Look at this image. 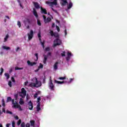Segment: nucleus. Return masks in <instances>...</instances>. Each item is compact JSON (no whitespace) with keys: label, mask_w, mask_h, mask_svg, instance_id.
<instances>
[{"label":"nucleus","mask_w":127,"mask_h":127,"mask_svg":"<svg viewBox=\"0 0 127 127\" xmlns=\"http://www.w3.org/2000/svg\"><path fill=\"white\" fill-rule=\"evenodd\" d=\"M42 84L41 82L38 81L37 78H36V83L34 82H31L30 84L29 85L30 87H35L36 88H39V87H41Z\"/></svg>","instance_id":"obj_1"},{"label":"nucleus","mask_w":127,"mask_h":127,"mask_svg":"<svg viewBox=\"0 0 127 127\" xmlns=\"http://www.w3.org/2000/svg\"><path fill=\"white\" fill-rule=\"evenodd\" d=\"M12 105H13V108L15 109H19V111H22V108L21 106L18 104V103L17 101L14 102V99L12 100Z\"/></svg>","instance_id":"obj_2"},{"label":"nucleus","mask_w":127,"mask_h":127,"mask_svg":"<svg viewBox=\"0 0 127 127\" xmlns=\"http://www.w3.org/2000/svg\"><path fill=\"white\" fill-rule=\"evenodd\" d=\"M58 45H61V40L59 39H56L54 42L53 47H56V46H58Z\"/></svg>","instance_id":"obj_3"},{"label":"nucleus","mask_w":127,"mask_h":127,"mask_svg":"<svg viewBox=\"0 0 127 127\" xmlns=\"http://www.w3.org/2000/svg\"><path fill=\"white\" fill-rule=\"evenodd\" d=\"M21 93L19 94V95L20 96V97H22V98H25V96H26V90H25V89H24V88H22L21 89Z\"/></svg>","instance_id":"obj_4"},{"label":"nucleus","mask_w":127,"mask_h":127,"mask_svg":"<svg viewBox=\"0 0 127 127\" xmlns=\"http://www.w3.org/2000/svg\"><path fill=\"white\" fill-rule=\"evenodd\" d=\"M46 3L47 4H49L50 6H52V5H57V0H54V1L53 2L46 1Z\"/></svg>","instance_id":"obj_5"},{"label":"nucleus","mask_w":127,"mask_h":127,"mask_svg":"<svg viewBox=\"0 0 127 127\" xmlns=\"http://www.w3.org/2000/svg\"><path fill=\"white\" fill-rule=\"evenodd\" d=\"M49 86L51 91H54V85L52 82V79H51V77H50V82L49 83Z\"/></svg>","instance_id":"obj_6"},{"label":"nucleus","mask_w":127,"mask_h":127,"mask_svg":"<svg viewBox=\"0 0 127 127\" xmlns=\"http://www.w3.org/2000/svg\"><path fill=\"white\" fill-rule=\"evenodd\" d=\"M28 40H31L32 38H33V31L31 30L30 31V33L29 34H28Z\"/></svg>","instance_id":"obj_7"},{"label":"nucleus","mask_w":127,"mask_h":127,"mask_svg":"<svg viewBox=\"0 0 127 127\" xmlns=\"http://www.w3.org/2000/svg\"><path fill=\"white\" fill-rule=\"evenodd\" d=\"M29 110L30 111H32L33 110V104L32 103V102L31 101H30L29 102V107H28Z\"/></svg>","instance_id":"obj_8"},{"label":"nucleus","mask_w":127,"mask_h":127,"mask_svg":"<svg viewBox=\"0 0 127 127\" xmlns=\"http://www.w3.org/2000/svg\"><path fill=\"white\" fill-rule=\"evenodd\" d=\"M27 63L28 65V66H34V65H36V63L34 62H31L30 61H27Z\"/></svg>","instance_id":"obj_9"},{"label":"nucleus","mask_w":127,"mask_h":127,"mask_svg":"<svg viewBox=\"0 0 127 127\" xmlns=\"http://www.w3.org/2000/svg\"><path fill=\"white\" fill-rule=\"evenodd\" d=\"M21 127H25V123L24 122L21 123ZM26 127H30V124H29V123H27L26 124Z\"/></svg>","instance_id":"obj_10"},{"label":"nucleus","mask_w":127,"mask_h":127,"mask_svg":"<svg viewBox=\"0 0 127 127\" xmlns=\"http://www.w3.org/2000/svg\"><path fill=\"white\" fill-rule=\"evenodd\" d=\"M34 5L35 8H37V9H39V8H40V6L39 5V4L37 2H34Z\"/></svg>","instance_id":"obj_11"},{"label":"nucleus","mask_w":127,"mask_h":127,"mask_svg":"<svg viewBox=\"0 0 127 127\" xmlns=\"http://www.w3.org/2000/svg\"><path fill=\"white\" fill-rule=\"evenodd\" d=\"M41 11L42 13L44 14H47V10L45 8H43L42 7H41Z\"/></svg>","instance_id":"obj_12"},{"label":"nucleus","mask_w":127,"mask_h":127,"mask_svg":"<svg viewBox=\"0 0 127 127\" xmlns=\"http://www.w3.org/2000/svg\"><path fill=\"white\" fill-rule=\"evenodd\" d=\"M63 3H62V6H65V5H67L68 4V1L67 0H62Z\"/></svg>","instance_id":"obj_13"},{"label":"nucleus","mask_w":127,"mask_h":127,"mask_svg":"<svg viewBox=\"0 0 127 127\" xmlns=\"http://www.w3.org/2000/svg\"><path fill=\"white\" fill-rule=\"evenodd\" d=\"M58 64H59V63L58 62H57L54 64V70H57L58 69Z\"/></svg>","instance_id":"obj_14"},{"label":"nucleus","mask_w":127,"mask_h":127,"mask_svg":"<svg viewBox=\"0 0 127 127\" xmlns=\"http://www.w3.org/2000/svg\"><path fill=\"white\" fill-rule=\"evenodd\" d=\"M43 57H44L43 63L44 64H46V62H47V58H48V57L45 55H44Z\"/></svg>","instance_id":"obj_15"},{"label":"nucleus","mask_w":127,"mask_h":127,"mask_svg":"<svg viewBox=\"0 0 127 127\" xmlns=\"http://www.w3.org/2000/svg\"><path fill=\"white\" fill-rule=\"evenodd\" d=\"M33 13L34 15H35V16L36 17V18L38 17V14H37V11H36L35 8H33Z\"/></svg>","instance_id":"obj_16"},{"label":"nucleus","mask_w":127,"mask_h":127,"mask_svg":"<svg viewBox=\"0 0 127 127\" xmlns=\"http://www.w3.org/2000/svg\"><path fill=\"white\" fill-rule=\"evenodd\" d=\"M40 110H41V108H40V103L38 102L37 105V112H39Z\"/></svg>","instance_id":"obj_17"},{"label":"nucleus","mask_w":127,"mask_h":127,"mask_svg":"<svg viewBox=\"0 0 127 127\" xmlns=\"http://www.w3.org/2000/svg\"><path fill=\"white\" fill-rule=\"evenodd\" d=\"M26 22H28V23H29V24H31V20H30V19H27L26 21H24V23L25 24V25H26Z\"/></svg>","instance_id":"obj_18"},{"label":"nucleus","mask_w":127,"mask_h":127,"mask_svg":"<svg viewBox=\"0 0 127 127\" xmlns=\"http://www.w3.org/2000/svg\"><path fill=\"white\" fill-rule=\"evenodd\" d=\"M67 9H70L72 6H73V3L72 2H70L69 4L67 5Z\"/></svg>","instance_id":"obj_19"},{"label":"nucleus","mask_w":127,"mask_h":127,"mask_svg":"<svg viewBox=\"0 0 127 127\" xmlns=\"http://www.w3.org/2000/svg\"><path fill=\"white\" fill-rule=\"evenodd\" d=\"M55 83H57V84H64V83H66L65 81H60L58 80H55Z\"/></svg>","instance_id":"obj_20"},{"label":"nucleus","mask_w":127,"mask_h":127,"mask_svg":"<svg viewBox=\"0 0 127 127\" xmlns=\"http://www.w3.org/2000/svg\"><path fill=\"white\" fill-rule=\"evenodd\" d=\"M50 21H51V18L48 17L46 20H45V23H48V22H50Z\"/></svg>","instance_id":"obj_21"},{"label":"nucleus","mask_w":127,"mask_h":127,"mask_svg":"<svg viewBox=\"0 0 127 127\" xmlns=\"http://www.w3.org/2000/svg\"><path fill=\"white\" fill-rule=\"evenodd\" d=\"M2 49H4L6 50H10V48L9 47H6L5 46H3L2 47Z\"/></svg>","instance_id":"obj_22"},{"label":"nucleus","mask_w":127,"mask_h":127,"mask_svg":"<svg viewBox=\"0 0 127 127\" xmlns=\"http://www.w3.org/2000/svg\"><path fill=\"white\" fill-rule=\"evenodd\" d=\"M11 102H12V99H11V97L10 96L8 97L6 100L7 103H8V102H11Z\"/></svg>","instance_id":"obj_23"},{"label":"nucleus","mask_w":127,"mask_h":127,"mask_svg":"<svg viewBox=\"0 0 127 127\" xmlns=\"http://www.w3.org/2000/svg\"><path fill=\"white\" fill-rule=\"evenodd\" d=\"M30 123L31 124V126L32 127H33V126H34V124H35V121L34 120H31L30 121Z\"/></svg>","instance_id":"obj_24"},{"label":"nucleus","mask_w":127,"mask_h":127,"mask_svg":"<svg viewBox=\"0 0 127 127\" xmlns=\"http://www.w3.org/2000/svg\"><path fill=\"white\" fill-rule=\"evenodd\" d=\"M19 103L20 105H23V104H24V101H23V100L22 99V98H20Z\"/></svg>","instance_id":"obj_25"},{"label":"nucleus","mask_w":127,"mask_h":127,"mask_svg":"<svg viewBox=\"0 0 127 127\" xmlns=\"http://www.w3.org/2000/svg\"><path fill=\"white\" fill-rule=\"evenodd\" d=\"M14 97L15 98V101H17V99H18V94H15L14 95Z\"/></svg>","instance_id":"obj_26"},{"label":"nucleus","mask_w":127,"mask_h":127,"mask_svg":"<svg viewBox=\"0 0 127 127\" xmlns=\"http://www.w3.org/2000/svg\"><path fill=\"white\" fill-rule=\"evenodd\" d=\"M54 37H56V38H58L59 37V34H58V33H55L54 34Z\"/></svg>","instance_id":"obj_27"},{"label":"nucleus","mask_w":127,"mask_h":127,"mask_svg":"<svg viewBox=\"0 0 127 127\" xmlns=\"http://www.w3.org/2000/svg\"><path fill=\"white\" fill-rule=\"evenodd\" d=\"M4 75L5 76V77H6L7 80H8V79H9V74L5 73H4Z\"/></svg>","instance_id":"obj_28"},{"label":"nucleus","mask_w":127,"mask_h":127,"mask_svg":"<svg viewBox=\"0 0 127 127\" xmlns=\"http://www.w3.org/2000/svg\"><path fill=\"white\" fill-rule=\"evenodd\" d=\"M8 85L9 87H10V88H11L12 87V82H11V81H9L8 82Z\"/></svg>","instance_id":"obj_29"},{"label":"nucleus","mask_w":127,"mask_h":127,"mask_svg":"<svg viewBox=\"0 0 127 127\" xmlns=\"http://www.w3.org/2000/svg\"><path fill=\"white\" fill-rule=\"evenodd\" d=\"M15 70H23V67H18L17 66H16L15 67Z\"/></svg>","instance_id":"obj_30"},{"label":"nucleus","mask_w":127,"mask_h":127,"mask_svg":"<svg viewBox=\"0 0 127 127\" xmlns=\"http://www.w3.org/2000/svg\"><path fill=\"white\" fill-rule=\"evenodd\" d=\"M8 38V35H6L5 37L4 38V42H6L7 41V39Z\"/></svg>","instance_id":"obj_31"},{"label":"nucleus","mask_w":127,"mask_h":127,"mask_svg":"<svg viewBox=\"0 0 127 127\" xmlns=\"http://www.w3.org/2000/svg\"><path fill=\"white\" fill-rule=\"evenodd\" d=\"M43 84H45L46 83V77L45 76L43 78Z\"/></svg>","instance_id":"obj_32"},{"label":"nucleus","mask_w":127,"mask_h":127,"mask_svg":"<svg viewBox=\"0 0 127 127\" xmlns=\"http://www.w3.org/2000/svg\"><path fill=\"white\" fill-rule=\"evenodd\" d=\"M1 102L2 103V106L5 107V103L4 102V99H2Z\"/></svg>","instance_id":"obj_33"},{"label":"nucleus","mask_w":127,"mask_h":127,"mask_svg":"<svg viewBox=\"0 0 127 127\" xmlns=\"http://www.w3.org/2000/svg\"><path fill=\"white\" fill-rule=\"evenodd\" d=\"M37 24L39 26H41V22H40V20H37Z\"/></svg>","instance_id":"obj_34"},{"label":"nucleus","mask_w":127,"mask_h":127,"mask_svg":"<svg viewBox=\"0 0 127 127\" xmlns=\"http://www.w3.org/2000/svg\"><path fill=\"white\" fill-rule=\"evenodd\" d=\"M65 54H66V52H63L61 54V56H62V57H64L66 56Z\"/></svg>","instance_id":"obj_35"},{"label":"nucleus","mask_w":127,"mask_h":127,"mask_svg":"<svg viewBox=\"0 0 127 127\" xmlns=\"http://www.w3.org/2000/svg\"><path fill=\"white\" fill-rule=\"evenodd\" d=\"M45 51L47 52V51H50V48L49 47H48L45 49Z\"/></svg>","instance_id":"obj_36"},{"label":"nucleus","mask_w":127,"mask_h":127,"mask_svg":"<svg viewBox=\"0 0 127 127\" xmlns=\"http://www.w3.org/2000/svg\"><path fill=\"white\" fill-rule=\"evenodd\" d=\"M65 79H66V77L64 76V77H60L59 78V80H65Z\"/></svg>","instance_id":"obj_37"},{"label":"nucleus","mask_w":127,"mask_h":127,"mask_svg":"<svg viewBox=\"0 0 127 127\" xmlns=\"http://www.w3.org/2000/svg\"><path fill=\"white\" fill-rule=\"evenodd\" d=\"M17 25L19 26V27H21V23L20 22V21H17Z\"/></svg>","instance_id":"obj_38"},{"label":"nucleus","mask_w":127,"mask_h":127,"mask_svg":"<svg viewBox=\"0 0 127 127\" xmlns=\"http://www.w3.org/2000/svg\"><path fill=\"white\" fill-rule=\"evenodd\" d=\"M21 124V120L19 119L17 123V126H19Z\"/></svg>","instance_id":"obj_39"},{"label":"nucleus","mask_w":127,"mask_h":127,"mask_svg":"<svg viewBox=\"0 0 127 127\" xmlns=\"http://www.w3.org/2000/svg\"><path fill=\"white\" fill-rule=\"evenodd\" d=\"M50 33L51 36H54V33H54V32H53V31L51 30Z\"/></svg>","instance_id":"obj_40"},{"label":"nucleus","mask_w":127,"mask_h":127,"mask_svg":"<svg viewBox=\"0 0 127 127\" xmlns=\"http://www.w3.org/2000/svg\"><path fill=\"white\" fill-rule=\"evenodd\" d=\"M67 56L71 57V56H72V53L68 52L67 53Z\"/></svg>","instance_id":"obj_41"},{"label":"nucleus","mask_w":127,"mask_h":127,"mask_svg":"<svg viewBox=\"0 0 127 127\" xmlns=\"http://www.w3.org/2000/svg\"><path fill=\"white\" fill-rule=\"evenodd\" d=\"M38 96V93H36L34 94V98H35H35H37V96Z\"/></svg>","instance_id":"obj_42"},{"label":"nucleus","mask_w":127,"mask_h":127,"mask_svg":"<svg viewBox=\"0 0 127 127\" xmlns=\"http://www.w3.org/2000/svg\"><path fill=\"white\" fill-rule=\"evenodd\" d=\"M6 113L7 114H9L10 115H12V112H10V111H9L8 110L6 111Z\"/></svg>","instance_id":"obj_43"},{"label":"nucleus","mask_w":127,"mask_h":127,"mask_svg":"<svg viewBox=\"0 0 127 127\" xmlns=\"http://www.w3.org/2000/svg\"><path fill=\"white\" fill-rule=\"evenodd\" d=\"M12 127H15V122H14V121L12 122Z\"/></svg>","instance_id":"obj_44"},{"label":"nucleus","mask_w":127,"mask_h":127,"mask_svg":"<svg viewBox=\"0 0 127 127\" xmlns=\"http://www.w3.org/2000/svg\"><path fill=\"white\" fill-rule=\"evenodd\" d=\"M41 44L42 45V46H43V48H44L45 46H44V42H42V41H41Z\"/></svg>","instance_id":"obj_45"},{"label":"nucleus","mask_w":127,"mask_h":127,"mask_svg":"<svg viewBox=\"0 0 127 127\" xmlns=\"http://www.w3.org/2000/svg\"><path fill=\"white\" fill-rule=\"evenodd\" d=\"M35 56H36V57L37 58L36 60H38V53L35 54Z\"/></svg>","instance_id":"obj_46"},{"label":"nucleus","mask_w":127,"mask_h":127,"mask_svg":"<svg viewBox=\"0 0 127 127\" xmlns=\"http://www.w3.org/2000/svg\"><path fill=\"white\" fill-rule=\"evenodd\" d=\"M56 28H57V30H58V32H59V31H60V28H59V26H56Z\"/></svg>","instance_id":"obj_47"},{"label":"nucleus","mask_w":127,"mask_h":127,"mask_svg":"<svg viewBox=\"0 0 127 127\" xmlns=\"http://www.w3.org/2000/svg\"><path fill=\"white\" fill-rule=\"evenodd\" d=\"M11 80L12 81H13L14 83L15 82V80L14 79V78L13 77H12L11 78Z\"/></svg>","instance_id":"obj_48"},{"label":"nucleus","mask_w":127,"mask_h":127,"mask_svg":"<svg viewBox=\"0 0 127 127\" xmlns=\"http://www.w3.org/2000/svg\"><path fill=\"white\" fill-rule=\"evenodd\" d=\"M43 18H44V22H45V21L46 20V16L45 15H43Z\"/></svg>","instance_id":"obj_49"},{"label":"nucleus","mask_w":127,"mask_h":127,"mask_svg":"<svg viewBox=\"0 0 127 127\" xmlns=\"http://www.w3.org/2000/svg\"><path fill=\"white\" fill-rule=\"evenodd\" d=\"M70 57L67 56V57L66 58V61H69L70 60Z\"/></svg>","instance_id":"obj_50"},{"label":"nucleus","mask_w":127,"mask_h":127,"mask_svg":"<svg viewBox=\"0 0 127 127\" xmlns=\"http://www.w3.org/2000/svg\"><path fill=\"white\" fill-rule=\"evenodd\" d=\"M17 1H18V2H19V5H20V6L21 7H22V5H21V3H20V0H17Z\"/></svg>","instance_id":"obj_51"},{"label":"nucleus","mask_w":127,"mask_h":127,"mask_svg":"<svg viewBox=\"0 0 127 127\" xmlns=\"http://www.w3.org/2000/svg\"><path fill=\"white\" fill-rule=\"evenodd\" d=\"M38 38H41V34H40V33H39L38 34Z\"/></svg>","instance_id":"obj_52"},{"label":"nucleus","mask_w":127,"mask_h":127,"mask_svg":"<svg viewBox=\"0 0 127 127\" xmlns=\"http://www.w3.org/2000/svg\"><path fill=\"white\" fill-rule=\"evenodd\" d=\"M39 68H43V64H40V66Z\"/></svg>","instance_id":"obj_53"},{"label":"nucleus","mask_w":127,"mask_h":127,"mask_svg":"<svg viewBox=\"0 0 127 127\" xmlns=\"http://www.w3.org/2000/svg\"><path fill=\"white\" fill-rule=\"evenodd\" d=\"M46 56H48H48H51V53L49 52V53L47 54V55H46Z\"/></svg>","instance_id":"obj_54"},{"label":"nucleus","mask_w":127,"mask_h":127,"mask_svg":"<svg viewBox=\"0 0 127 127\" xmlns=\"http://www.w3.org/2000/svg\"><path fill=\"white\" fill-rule=\"evenodd\" d=\"M37 100H38V103H40V102H39V101H41V98H40V97H39L38 98Z\"/></svg>","instance_id":"obj_55"},{"label":"nucleus","mask_w":127,"mask_h":127,"mask_svg":"<svg viewBox=\"0 0 127 127\" xmlns=\"http://www.w3.org/2000/svg\"><path fill=\"white\" fill-rule=\"evenodd\" d=\"M72 80L73 78H70V80L68 82V84H70V83H71V82H72Z\"/></svg>","instance_id":"obj_56"},{"label":"nucleus","mask_w":127,"mask_h":127,"mask_svg":"<svg viewBox=\"0 0 127 127\" xmlns=\"http://www.w3.org/2000/svg\"><path fill=\"white\" fill-rule=\"evenodd\" d=\"M14 118H15V120H19V118L17 116H15Z\"/></svg>","instance_id":"obj_57"},{"label":"nucleus","mask_w":127,"mask_h":127,"mask_svg":"<svg viewBox=\"0 0 127 127\" xmlns=\"http://www.w3.org/2000/svg\"><path fill=\"white\" fill-rule=\"evenodd\" d=\"M19 49H20V48L19 47H17V49H16V52H17V51H18Z\"/></svg>","instance_id":"obj_58"},{"label":"nucleus","mask_w":127,"mask_h":127,"mask_svg":"<svg viewBox=\"0 0 127 127\" xmlns=\"http://www.w3.org/2000/svg\"><path fill=\"white\" fill-rule=\"evenodd\" d=\"M52 9L53 11H54V12H57V10L54 9L53 8H52Z\"/></svg>","instance_id":"obj_59"},{"label":"nucleus","mask_w":127,"mask_h":127,"mask_svg":"<svg viewBox=\"0 0 127 127\" xmlns=\"http://www.w3.org/2000/svg\"><path fill=\"white\" fill-rule=\"evenodd\" d=\"M55 27V23H53L52 25V27Z\"/></svg>","instance_id":"obj_60"},{"label":"nucleus","mask_w":127,"mask_h":127,"mask_svg":"<svg viewBox=\"0 0 127 127\" xmlns=\"http://www.w3.org/2000/svg\"><path fill=\"white\" fill-rule=\"evenodd\" d=\"M64 33H65V35H67V30L66 29L64 30Z\"/></svg>","instance_id":"obj_61"},{"label":"nucleus","mask_w":127,"mask_h":127,"mask_svg":"<svg viewBox=\"0 0 127 127\" xmlns=\"http://www.w3.org/2000/svg\"><path fill=\"white\" fill-rule=\"evenodd\" d=\"M24 84H25V86H26V85H27V84H28V81L25 82Z\"/></svg>","instance_id":"obj_62"},{"label":"nucleus","mask_w":127,"mask_h":127,"mask_svg":"<svg viewBox=\"0 0 127 127\" xmlns=\"http://www.w3.org/2000/svg\"><path fill=\"white\" fill-rule=\"evenodd\" d=\"M56 22L57 23H60V21L58 20H56Z\"/></svg>","instance_id":"obj_63"},{"label":"nucleus","mask_w":127,"mask_h":127,"mask_svg":"<svg viewBox=\"0 0 127 127\" xmlns=\"http://www.w3.org/2000/svg\"><path fill=\"white\" fill-rule=\"evenodd\" d=\"M1 73H3V68L2 67L1 68Z\"/></svg>","instance_id":"obj_64"}]
</instances>
